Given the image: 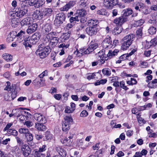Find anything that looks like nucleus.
I'll return each mask as SVG.
<instances>
[{"instance_id": "obj_1", "label": "nucleus", "mask_w": 157, "mask_h": 157, "mask_svg": "<svg viewBox=\"0 0 157 157\" xmlns=\"http://www.w3.org/2000/svg\"><path fill=\"white\" fill-rule=\"evenodd\" d=\"M50 52V49L48 47H45L44 44H40L39 48L36 52V54L40 56V58L43 59L46 57Z\"/></svg>"}, {"instance_id": "obj_2", "label": "nucleus", "mask_w": 157, "mask_h": 157, "mask_svg": "<svg viewBox=\"0 0 157 157\" xmlns=\"http://www.w3.org/2000/svg\"><path fill=\"white\" fill-rule=\"evenodd\" d=\"M64 119V121L62 124V129L66 132L69 130L71 124H72L73 120L71 115L65 116Z\"/></svg>"}, {"instance_id": "obj_3", "label": "nucleus", "mask_w": 157, "mask_h": 157, "mask_svg": "<svg viewBox=\"0 0 157 157\" xmlns=\"http://www.w3.org/2000/svg\"><path fill=\"white\" fill-rule=\"evenodd\" d=\"M65 15L64 13L63 12L59 13L56 16L54 24L56 26H59L65 21Z\"/></svg>"}, {"instance_id": "obj_4", "label": "nucleus", "mask_w": 157, "mask_h": 157, "mask_svg": "<svg viewBox=\"0 0 157 157\" xmlns=\"http://www.w3.org/2000/svg\"><path fill=\"white\" fill-rule=\"evenodd\" d=\"M102 45L104 48L109 49L113 46L112 40L111 38L109 36L106 37L102 42Z\"/></svg>"}, {"instance_id": "obj_5", "label": "nucleus", "mask_w": 157, "mask_h": 157, "mask_svg": "<svg viewBox=\"0 0 157 157\" xmlns=\"http://www.w3.org/2000/svg\"><path fill=\"white\" fill-rule=\"evenodd\" d=\"M118 3V0H104L103 4L107 8L111 9Z\"/></svg>"}, {"instance_id": "obj_6", "label": "nucleus", "mask_w": 157, "mask_h": 157, "mask_svg": "<svg viewBox=\"0 0 157 157\" xmlns=\"http://www.w3.org/2000/svg\"><path fill=\"white\" fill-rule=\"evenodd\" d=\"M47 149L46 145H43L40 147L38 151H35L34 156L35 157H45V155L42 152L44 151Z\"/></svg>"}, {"instance_id": "obj_7", "label": "nucleus", "mask_w": 157, "mask_h": 157, "mask_svg": "<svg viewBox=\"0 0 157 157\" xmlns=\"http://www.w3.org/2000/svg\"><path fill=\"white\" fill-rule=\"evenodd\" d=\"M127 18L121 14L119 17L116 18L113 21V23L118 26H121L123 24L128 21Z\"/></svg>"}, {"instance_id": "obj_8", "label": "nucleus", "mask_w": 157, "mask_h": 157, "mask_svg": "<svg viewBox=\"0 0 157 157\" xmlns=\"http://www.w3.org/2000/svg\"><path fill=\"white\" fill-rule=\"evenodd\" d=\"M27 7L25 6L24 8L22 7L21 8L16 9L15 10V14L17 17H21L26 14L28 12Z\"/></svg>"}, {"instance_id": "obj_9", "label": "nucleus", "mask_w": 157, "mask_h": 157, "mask_svg": "<svg viewBox=\"0 0 157 157\" xmlns=\"http://www.w3.org/2000/svg\"><path fill=\"white\" fill-rule=\"evenodd\" d=\"M30 20V18L28 17L22 20L20 22L21 28L23 29H27L28 26L31 24Z\"/></svg>"}, {"instance_id": "obj_10", "label": "nucleus", "mask_w": 157, "mask_h": 157, "mask_svg": "<svg viewBox=\"0 0 157 157\" xmlns=\"http://www.w3.org/2000/svg\"><path fill=\"white\" fill-rule=\"evenodd\" d=\"M98 31V28L95 27L88 26L86 29L87 33L90 36L95 35Z\"/></svg>"}, {"instance_id": "obj_11", "label": "nucleus", "mask_w": 157, "mask_h": 157, "mask_svg": "<svg viewBox=\"0 0 157 157\" xmlns=\"http://www.w3.org/2000/svg\"><path fill=\"white\" fill-rule=\"evenodd\" d=\"M21 152L25 157H28L31 152V149L27 145H24L21 147Z\"/></svg>"}, {"instance_id": "obj_12", "label": "nucleus", "mask_w": 157, "mask_h": 157, "mask_svg": "<svg viewBox=\"0 0 157 157\" xmlns=\"http://www.w3.org/2000/svg\"><path fill=\"white\" fill-rule=\"evenodd\" d=\"M53 33L51 32L50 33H48L47 36L46 37L48 39H49L51 40L50 42L51 43H52V45L55 46L57 44L59 39L58 38L56 37H53Z\"/></svg>"}, {"instance_id": "obj_13", "label": "nucleus", "mask_w": 157, "mask_h": 157, "mask_svg": "<svg viewBox=\"0 0 157 157\" xmlns=\"http://www.w3.org/2000/svg\"><path fill=\"white\" fill-rule=\"evenodd\" d=\"M15 111H16L17 113V117L18 118L19 117V119L21 122H23L24 121H26L28 120L27 119V117H25L24 114H21L22 112L20 109H15L12 110V112L13 113Z\"/></svg>"}, {"instance_id": "obj_14", "label": "nucleus", "mask_w": 157, "mask_h": 157, "mask_svg": "<svg viewBox=\"0 0 157 157\" xmlns=\"http://www.w3.org/2000/svg\"><path fill=\"white\" fill-rule=\"evenodd\" d=\"M35 120L40 123H46V120L44 116L40 113H36L34 115Z\"/></svg>"}, {"instance_id": "obj_15", "label": "nucleus", "mask_w": 157, "mask_h": 157, "mask_svg": "<svg viewBox=\"0 0 157 157\" xmlns=\"http://www.w3.org/2000/svg\"><path fill=\"white\" fill-rule=\"evenodd\" d=\"M98 47V45L97 43H91L88 48L86 49L87 51L86 53L87 52L88 54H90L97 48Z\"/></svg>"}, {"instance_id": "obj_16", "label": "nucleus", "mask_w": 157, "mask_h": 157, "mask_svg": "<svg viewBox=\"0 0 157 157\" xmlns=\"http://www.w3.org/2000/svg\"><path fill=\"white\" fill-rule=\"evenodd\" d=\"M37 28V25L36 24H33L31 25H29L26 32L28 34H31L35 31Z\"/></svg>"}, {"instance_id": "obj_17", "label": "nucleus", "mask_w": 157, "mask_h": 157, "mask_svg": "<svg viewBox=\"0 0 157 157\" xmlns=\"http://www.w3.org/2000/svg\"><path fill=\"white\" fill-rule=\"evenodd\" d=\"M56 150L62 157H66L67 153L65 149L62 147L58 146L56 148Z\"/></svg>"}, {"instance_id": "obj_18", "label": "nucleus", "mask_w": 157, "mask_h": 157, "mask_svg": "<svg viewBox=\"0 0 157 157\" xmlns=\"http://www.w3.org/2000/svg\"><path fill=\"white\" fill-rule=\"evenodd\" d=\"M44 124V123H36L35 128L39 131H45L46 129V127Z\"/></svg>"}, {"instance_id": "obj_19", "label": "nucleus", "mask_w": 157, "mask_h": 157, "mask_svg": "<svg viewBox=\"0 0 157 157\" xmlns=\"http://www.w3.org/2000/svg\"><path fill=\"white\" fill-rule=\"evenodd\" d=\"M135 35L133 34H130L125 36L123 39V40L132 44Z\"/></svg>"}, {"instance_id": "obj_20", "label": "nucleus", "mask_w": 157, "mask_h": 157, "mask_svg": "<svg viewBox=\"0 0 157 157\" xmlns=\"http://www.w3.org/2000/svg\"><path fill=\"white\" fill-rule=\"evenodd\" d=\"M41 14L40 10H36L34 11L33 14V17L36 20H41L42 19V16H40Z\"/></svg>"}, {"instance_id": "obj_21", "label": "nucleus", "mask_w": 157, "mask_h": 157, "mask_svg": "<svg viewBox=\"0 0 157 157\" xmlns=\"http://www.w3.org/2000/svg\"><path fill=\"white\" fill-rule=\"evenodd\" d=\"M133 12V10L130 8L125 9L123 10L122 13H123L122 15L127 18L128 20V16L132 14Z\"/></svg>"}, {"instance_id": "obj_22", "label": "nucleus", "mask_w": 157, "mask_h": 157, "mask_svg": "<svg viewBox=\"0 0 157 157\" xmlns=\"http://www.w3.org/2000/svg\"><path fill=\"white\" fill-rule=\"evenodd\" d=\"M61 142L64 145L70 146L72 145V140L68 139L67 137H65L63 139L61 140Z\"/></svg>"}, {"instance_id": "obj_23", "label": "nucleus", "mask_w": 157, "mask_h": 157, "mask_svg": "<svg viewBox=\"0 0 157 157\" xmlns=\"http://www.w3.org/2000/svg\"><path fill=\"white\" fill-rule=\"evenodd\" d=\"M40 2V1L38 0H30V5L31 6H34L36 8H39L43 5Z\"/></svg>"}, {"instance_id": "obj_24", "label": "nucleus", "mask_w": 157, "mask_h": 157, "mask_svg": "<svg viewBox=\"0 0 157 157\" xmlns=\"http://www.w3.org/2000/svg\"><path fill=\"white\" fill-rule=\"evenodd\" d=\"M89 26L95 27H97L99 22L96 19H91L89 20L88 21Z\"/></svg>"}, {"instance_id": "obj_25", "label": "nucleus", "mask_w": 157, "mask_h": 157, "mask_svg": "<svg viewBox=\"0 0 157 157\" xmlns=\"http://www.w3.org/2000/svg\"><path fill=\"white\" fill-rule=\"evenodd\" d=\"M52 29V24L49 23H47L43 27V29L45 33H48Z\"/></svg>"}, {"instance_id": "obj_26", "label": "nucleus", "mask_w": 157, "mask_h": 157, "mask_svg": "<svg viewBox=\"0 0 157 157\" xmlns=\"http://www.w3.org/2000/svg\"><path fill=\"white\" fill-rule=\"evenodd\" d=\"M86 14V11L84 9L78 10L76 11L75 13V14L78 16L80 19L81 17L85 16Z\"/></svg>"}, {"instance_id": "obj_27", "label": "nucleus", "mask_w": 157, "mask_h": 157, "mask_svg": "<svg viewBox=\"0 0 157 157\" xmlns=\"http://www.w3.org/2000/svg\"><path fill=\"white\" fill-rule=\"evenodd\" d=\"M78 3L81 7L87 8L88 6L89 2L88 0H81Z\"/></svg>"}, {"instance_id": "obj_28", "label": "nucleus", "mask_w": 157, "mask_h": 157, "mask_svg": "<svg viewBox=\"0 0 157 157\" xmlns=\"http://www.w3.org/2000/svg\"><path fill=\"white\" fill-rule=\"evenodd\" d=\"M132 44L126 41H123L122 43L121 49L123 50L127 49Z\"/></svg>"}, {"instance_id": "obj_29", "label": "nucleus", "mask_w": 157, "mask_h": 157, "mask_svg": "<svg viewBox=\"0 0 157 157\" xmlns=\"http://www.w3.org/2000/svg\"><path fill=\"white\" fill-rule=\"evenodd\" d=\"M143 27H141L138 28L136 32V36L137 38H142L143 33L142 32Z\"/></svg>"}, {"instance_id": "obj_30", "label": "nucleus", "mask_w": 157, "mask_h": 157, "mask_svg": "<svg viewBox=\"0 0 157 157\" xmlns=\"http://www.w3.org/2000/svg\"><path fill=\"white\" fill-rule=\"evenodd\" d=\"M86 50L85 49L82 48L80 49L79 50L75 52V53H76L77 52V56H80L85 54H88L87 52L86 53Z\"/></svg>"}, {"instance_id": "obj_31", "label": "nucleus", "mask_w": 157, "mask_h": 157, "mask_svg": "<svg viewBox=\"0 0 157 157\" xmlns=\"http://www.w3.org/2000/svg\"><path fill=\"white\" fill-rule=\"evenodd\" d=\"M25 34V31L21 30L16 36H15L17 37V39L19 38L23 40L24 39Z\"/></svg>"}, {"instance_id": "obj_32", "label": "nucleus", "mask_w": 157, "mask_h": 157, "mask_svg": "<svg viewBox=\"0 0 157 157\" xmlns=\"http://www.w3.org/2000/svg\"><path fill=\"white\" fill-rule=\"evenodd\" d=\"M144 22V21L143 19H140L136 21L133 24V26L134 27H137L138 26H141Z\"/></svg>"}, {"instance_id": "obj_33", "label": "nucleus", "mask_w": 157, "mask_h": 157, "mask_svg": "<svg viewBox=\"0 0 157 157\" xmlns=\"http://www.w3.org/2000/svg\"><path fill=\"white\" fill-rule=\"evenodd\" d=\"M2 57L4 59L7 61H11L12 60V56L11 55H9L7 53H5L3 54L2 55Z\"/></svg>"}, {"instance_id": "obj_34", "label": "nucleus", "mask_w": 157, "mask_h": 157, "mask_svg": "<svg viewBox=\"0 0 157 157\" xmlns=\"http://www.w3.org/2000/svg\"><path fill=\"white\" fill-rule=\"evenodd\" d=\"M40 36L41 35L40 33L36 32L32 35L31 37L33 38V39H34V40H35L36 41H37L38 42L40 39Z\"/></svg>"}, {"instance_id": "obj_35", "label": "nucleus", "mask_w": 157, "mask_h": 157, "mask_svg": "<svg viewBox=\"0 0 157 157\" xmlns=\"http://www.w3.org/2000/svg\"><path fill=\"white\" fill-rule=\"evenodd\" d=\"M44 82L43 79H40V78L37 77L35 80H33V83L35 85H37L39 84L41 85V82Z\"/></svg>"}, {"instance_id": "obj_36", "label": "nucleus", "mask_w": 157, "mask_h": 157, "mask_svg": "<svg viewBox=\"0 0 157 157\" xmlns=\"http://www.w3.org/2000/svg\"><path fill=\"white\" fill-rule=\"evenodd\" d=\"M80 18L77 15L75 14V13L74 16L71 17L69 19L71 23H72L74 21H79Z\"/></svg>"}, {"instance_id": "obj_37", "label": "nucleus", "mask_w": 157, "mask_h": 157, "mask_svg": "<svg viewBox=\"0 0 157 157\" xmlns=\"http://www.w3.org/2000/svg\"><path fill=\"white\" fill-rule=\"evenodd\" d=\"M45 11V14L47 17H48L50 16L52 14V9L50 8H46L43 9Z\"/></svg>"}, {"instance_id": "obj_38", "label": "nucleus", "mask_w": 157, "mask_h": 157, "mask_svg": "<svg viewBox=\"0 0 157 157\" xmlns=\"http://www.w3.org/2000/svg\"><path fill=\"white\" fill-rule=\"evenodd\" d=\"M102 72L104 75L107 76H110L111 74L110 70L108 68L103 69L102 70Z\"/></svg>"}, {"instance_id": "obj_39", "label": "nucleus", "mask_w": 157, "mask_h": 157, "mask_svg": "<svg viewBox=\"0 0 157 157\" xmlns=\"http://www.w3.org/2000/svg\"><path fill=\"white\" fill-rule=\"evenodd\" d=\"M156 31V28L153 26L150 27L148 29V32L151 35L155 34Z\"/></svg>"}, {"instance_id": "obj_40", "label": "nucleus", "mask_w": 157, "mask_h": 157, "mask_svg": "<svg viewBox=\"0 0 157 157\" xmlns=\"http://www.w3.org/2000/svg\"><path fill=\"white\" fill-rule=\"evenodd\" d=\"M97 14L99 15H106L107 14V12L104 9H101L97 11Z\"/></svg>"}, {"instance_id": "obj_41", "label": "nucleus", "mask_w": 157, "mask_h": 157, "mask_svg": "<svg viewBox=\"0 0 157 157\" xmlns=\"http://www.w3.org/2000/svg\"><path fill=\"white\" fill-rule=\"evenodd\" d=\"M19 131L20 133L25 134V136L29 133V130L25 128H20L19 129Z\"/></svg>"}, {"instance_id": "obj_42", "label": "nucleus", "mask_w": 157, "mask_h": 157, "mask_svg": "<svg viewBox=\"0 0 157 157\" xmlns=\"http://www.w3.org/2000/svg\"><path fill=\"white\" fill-rule=\"evenodd\" d=\"M25 136L26 137L27 141L28 142H31L32 141L33 139V136L32 134L29 133Z\"/></svg>"}, {"instance_id": "obj_43", "label": "nucleus", "mask_w": 157, "mask_h": 157, "mask_svg": "<svg viewBox=\"0 0 157 157\" xmlns=\"http://www.w3.org/2000/svg\"><path fill=\"white\" fill-rule=\"evenodd\" d=\"M13 123L12 122L8 123L6 125V127L4 128L3 129L4 131H7L8 132L9 131H10V128L11 127V126L13 125Z\"/></svg>"}, {"instance_id": "obj_44", "label": "nucleus", "mask_w": 157, "mask_h": 157, "mask_svg": "<svg viewBox=\"0 0 157 157\" xmlns=\"http://www.w3.org/2000/svg\"><path fill=\"white\" fill-rule=\"evenodd\" d=\"M140 11L142 12L143 13L146 15L150 13V11L148 10L147 8L145 6Z\"/></svg>"}, {"instance_id": "obj_45", "label": "nucleus", "mask_w": 157, "mask_h": 157, "mask_svg": "<svg viewBox=\"0 0 157 157\" xmlns=\"http://www.w3.org/2000/svg\"><path fill=\"white\" fill-rule=\"evenodd\" d=\"M100 59V61L101 64H104L105 63V61L108 59V57H106V56H105L104 55L103 56H101Z\"/></svg>"}, {"instance_id": "obj_46", "label": "nucleus", "mask_w": 157, "mask_h": 157, "mask_svg": "<svg viewBox=\"0 0 157 157\" xmlns=\"http://www.w3.org/2000/svg\"><path fill=\"white\" fill-rule=\"evenodd\" d=\"M9 130L8 132L10 133L11 135L14 136H16L17 135V132L16 130L13 129H10Z\"/></svg>"}, {"instance_id": "obj_47", "label": "nucleus", "mask_w": 157, "mask_h": 157, "mask_svg": "<svg viewBox=\"0 0 157 157\" xmlns=\"http://www.w3.org/2000/svg\"><path fill=\"white\" fill-rule=\"evenodd\" d=\"M120 86L121 88L125 90H127L128 89V88L125 86V82L123 81L120 82Z\"/></svg>"}, {"instance_id": "obj_48", "label": "nucleus", "mask_w": 157, "mask_h": 157, "mask_svg": "<svg viewBox=\"0 0 157 157\" xmlns=\"http://www.w3.org/2000/svg\"><path fill=\"white\" fill-rule=\"evenodd\" d=\"M21 114H24V116H25V117H27L26 118L28 120L29 119L28 118H30L31 116H32V115L30 113L25 111H22Z\"/></svg>"}, {"instance_id": "obj_49", "label": "nucleus", "mask_w": 157, "mask_h": 157, "mask_svg": "<svg viewBox=\"0 0 157 157\" xmlns=\"http://www.w3.org/2000/svg\"><path fill=\"white\" fill-rule=\"evenodd\" d=\"M76 0L70 1L67 4L69 5V7L71 8L76 4Z\"/></svg>"}, {"instance_id": "obj_50", "label": "nucleus", "mask_w": 157, "mask_h": 157, "mask_svg": "<svg viewBox=\"0 0 157 157\" xmlns=\"http://www.w3.org/2000/svg\"><path fill=\"white\" fill-rule=\"evenodd\" d=\"M71 8L68 4L67 3L65 5L61 8V10L62 11H67Z\"/></svg>"}, {"instance_id": "obj_51", "label": "nucleus", "mask_w": 157, "mask_h": 157, "mask_svg": "<svg viewBox=\"0 0 157 157\" xmlns=\"http://www.w3.org/2000/svg\"><path fill=\"white\" fill-rule=\"evenodd\" d=\"M119 14L118 13V10L117 9H114L112 10V17H114Z\"/></svg>"}, {"instance_id": "obj_52", "label": "nucleus", "mask_w": 157, "mask_h": 157, "mask_svg": "<svg viewBox=\"0 0 157 157\" xmlns=\"http://www.w3.org/2000/svg\"><path fill=\"white\" fill-rule=\"evenodd\" d=\"M24 124L26 125L28 127H30L33 125V123L31 121H26L24 123Z\"/></svg>"}, {"instance_id": "obj_53", "label": "nucleus", "mask_w": 157, "mask_h": 157, "mask_svg": "<svg viewBox=\"0 0 157 157\" xmlns=\"http://www.w3.org/2000/svg\"><path fill=\"white\" fill-rule=\"evenodd\" d=\"M88 115V113L86 110H83L80 114V116L81 117H85Z\"/></svg>"}, {"instance_id": "obj_54", "label": "nucleus", "mask_w": 157, "mask_h": 157, "mask_svg": "<svg viewBox=\"0 0 157 157\" xmlns=\"http://www.w3.org/2000/svg\"><path fill=\"white\" fill-rule=\"evenodd\" d=\"M74 110L75 109H71L69 107L67 106L66 108L64 111L66 113H72Z\"/></svg>"}, {"instance_id": "obj_55", "label": "nucleus", "mask_w": 157, "mask_h": 157, "mask_svg": "<svg viewBox=\"0 0 157 157\" xmlns=\"http://www.w3.org/2000/svg\"><path fill=\"white\" fill-rule=\"evenodd\" d=\"M23 44L26 48H27L28 47L30 48L32 47L31 44H30L29 42H24Z\"/></svg>"}, {"instance_id": "obj_56", "label": "nucleus", "mask_w": 157, "mask_h": 157, "mask_svg": "<svg viewBox=\"0 0 157 157\" xmlns=\"http://www.w3.org/2000/svg\"><path fill=\"white\" fill-rule=\"evenodd\" d=\"M16 139L17 143L20 146H22L23 145V142L21 139H20L18 137H16Z\"/></svg>"}, {"instance_id": "obj_57", "label": "nucleus", "mask_w": 157, "mask_h": 157, "mask_svg": "<svg viewBox=\"0 0 157 157\" xmlns=\"http://www.w3.org/2000/svg\"><path fill=\"white\" fill-rule=\"evenodd\" d=\"M152 46L151 41L148 42L147 41H146V44H145V47L146 48L148 49L150 48V47Z\"/></svg>"}, {"instance_id": "obj_58", "label": "nucleus", "mask_w": 157, "mask_h": 157, "mask_svg": "<svg viewBox=\"0 0 157 157\" xmlns=\"http://www.w3.org/2000/svg\"><path fill=\"white\" fill-rule=\"evenodd\" d=\"M151 41L152 46H155L157 44V38L156 37L152 39Z\"/></svg>"}, {"instance_id": "obj_59", "label": "nucleus", "mask_w": 157, "mask_h": 157, "mask_svg": "<svg viewBox=\"0 0 157 157\" xmlns=\"http://www.w3.org/2000/svg\"><path fill=\"white\" fill-rule=\"evenodd\" d=\"M147 86L149 88H155L156 87V85L154 84L152 81L148 82Z\"/></svg>"}, {"instance_id": "obj_60", "label": "nucleus", "mask_w": 157, "mask_h": 157, "mask_svg": "<svg viewBox=\"0 0 157 157\" xmlns=\"http://www.w3.org/2000/svg\"><path fill=\"white\" fill-rule=\"evenodd\" d=\"M7 85L6 87L5 88L4 90L8 91H10L11 89L10 83L9 82H6Z\"/></svg>"}, {"instance_id": "obj_61", "label": "nucleus", "mask_w": 157, "mask_h": 157, "mask_svg": "<svg viewBox=\"0 0 157 157\" xmlns=\"http://www.w3.org/2000/svg\"><path fill=\"white\" fill-rule=\"evenodd\" d=\"M40 13H41V15L43 19H45L47 18V16L45 14V11H44L43 9H42L40 10Z\"/></svg>"}, {"instance_id": "obj_62", "label": "nucleus", "mask_w": 157, "mask_h": 157, "mask_svg": "<svg viewBox=\"0 0 157 157\" xmlns=\"http://www.w3.org/2000/svg\"><path fill=\"white\" fill-rule=\"evenodd\" d=\"M128 57L127 54H124L121 56L119 58L120 59H121L123 61L126 59H128L127 57Z\"/></svg>"}, {"instance_id": "obj_63", "label": "nucleus", "mask_w": 157, "mask_h": 157, "mask_svg": "<svg viewBox=\"0 0 157 157\" xmlns=\"http://www.w3.org/2000/svg\"><path fill=\"white\" fill-rule=\"evenodd\" d=\"M95 75L94 73L90 74L87 77V79L89 80L94 78Z\"/></svg>"}, {"instance_id": "obj_64", "label": "nucleus", "mask_w": 157, "mask_h": 157, "mask_svg": "<svg viewBox=\"0 0 157 157\" xmlns=\"http://www.w3.org/2000/svg\"><path fill=\"white\" fill-rule=\"evenodd\" d=\"M137 4L139 8L140 9V11H141L144 8L145 5L143 3H137Z\"/></svg>"}]
</instances>
